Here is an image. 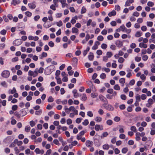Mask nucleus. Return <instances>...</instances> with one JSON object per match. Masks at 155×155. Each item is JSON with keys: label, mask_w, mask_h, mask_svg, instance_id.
Returning a JSON list of instances; mask_svg holds the SVG:
<instances>
[{"label": "nucleus", "mask_w": 155, "mask_h": 155, "mask_svg": "<svg viewBox=\"0 0 155 155\" xmlns=\"http://www.w3.org/2000/svg\"><path fill=\"white\" fill-rule=\"evenodd\" d=\"M18 108V106L16 105H14L12 107V110L15 111Z\"/></svg>", "instance_id": "nucleus-58"}, {"label": "nucleus", "mask_w": 155, "mask_h": 155, "mask_svg": "<svg viewBox=\"0 0 155 155\" xmlns=\"http://www.w3.org/2000/svg\"><path fill=\"white\" fill-rule=\"evenodd\" d=\"M21 1L19 0H13L11 2V4L12 5L15 6L17 5L18 4L20 3Z\"/></svg>", "instance_id": "nucleus-11"}, {"label": "nucleus", "mask_w": 155, "mask_h": 155, "mask_svg": "<svg viewBox=\"0 0 155 155\" xmlns=\"http://www.w3.org/2000/svg\"><path fill=\"white\" fill-rule=\"evenodd\" d=\"M140 96L139 94H137L136 95V99L137 102H139L140 101Z\"/></svg>", "instance_id": "nucleus-35"}, {"label": "nucleus", "mask_w": 155, "mask_h": 155, "mask_svg": "<svg viewBox=\"0 0 155 155\" xmlns=\"http://www.w3.org/2000/svg\"><path fill=\"white\" fill-rule=\"evenodd\" d=\"M107 124L109 125H111L113 124V121L111 120H108L106 121Z\"/></svg>", "instance_id": "nucleus-43"}, {"label": "nucleus", "mask_w": 155, "mask_h": 155, "mask_svg": "<svg viewBox=\"0 0 155 155\" xmlns=\"http://www.w3.org/2000/svg\"><path fill=\"white\" fill-rule=\"evenodd\" d=\"M97 39L99 41H102L104 40V37L102 35H99L97 37Z\"/></svg>", "instance_id": "nucleus-45"}, {"label": "nucleus", "mask_w": 155, "mask_h": 155, "mask_svg": "<svg viewBox=\"0 0 155 155\" xmlns=\"http://www.w3.org/2000/svg\"><path fill=\"white\" fill-rule=\"evenodd\" d=\"M98 112V113L101 115H103L104 113V111L102 109H100Z\"/></svg>", "instance_id": "nucleus-59"}, {"label": "nucleus", "mask_w": 155, "mask_h": 155, "mask_svg": "<svg viewBox=\"0 0 155 155\" xmlns=\"http://www.w3.org/2000/svg\"><path fill=\"white\" fill-rule=\"evenodd\" d=\"M114 63L112 64V67L114 68H116L117 67V64L116 63V61H113Z\"/></svg>", "instance_id": "nucleus-47"}, {"label": "nucleus", "mask_w": 155, "mask_h": 155, "mask_svg": "<svg viewBox=\"0 0 155 155\" xmlns=\"http://www.w3.org/2000/svg\"><path fill=\"white\" fill-rule=\"evenodd\" d=\"M87 10L85 7L84 6H83L81 9V14L85 13L86 12Z\"/></svg>", "instance_id": "nucleus-29"}, {"label": "nucleus", "mask_w": 155, "mask_h": 155, "mask_svg": "<svg viewBox=\"0 0 155 155\" xmlns=\"http://www.w3.org/2000/svg\"><path fill=\"white\" fill-rule=\"evenodd\" d=\"M109 145L107 144H104L103 146V148L104 150H107L109 149Z\"/></svg>", "instance_id": "nucleus-26"}, {"label": "nucleus", "mask_w": 155, "mask_h": 155, "mask_svg": "<svg viewBox=\"0 0 155 155\" xmlns=\"http://www.w3.org/2000/svg\"><path fill=\"white\" fill-rule=\"evenodd\" d=\"M102 119L100 117H97L95 119V121L97 122H100L102 121Z\"/></svg>", "instance_id": "nucleus-25"}, {"label": "nucleus", "mask_w": 155, "mask_h": 155, "mask_svg": "<svg viewBox=\"0 0 155 155\" xmlns=\"http://www.w3.org/2000/svg\"><path fill=\"white\" fill-rule=\"evenodd\" d=\"M89 123V121L87 119H85L84 122H83L82 124L84 126L87 125Z\"/></svg>", "instance_id": "nucleus-44"}, {"label": "nucleus", "mask_w": 155, "mask_h": 155, "mask_svg": "<svg viewBox=\"0 0 155 155\" xmlns=\"http://www.w3.org/2000/svg\"><path fill=\"white\" fill-rule=\"evenodd\" d=\"M57 25L58 26L60 27L61 26H62L63 25V23L62 22V21H60L58 22H57L56 23Z\"/></svg>", "instance_id": "nucleus-62"}, {"label": "nucleus", "mask_w": 155, "mask_h": 155, "mask_svg": "<svg viewBox=\"0 0 155 155\" xmlns=\"http://www.w3.org/2000/svg\"><path fill=\"white\" fill-rule=\"evenodd\" d=\"M42 141V139L41 137H38L37 140H34V142L35 143H37L38 142L40 143Z\"/></svg>", "instance_id": "nucleus-53"}, {"label": "nucleus", "mask_w": 155, "mask_h": 155, "mask_svg": "<svg viewBox=\"0 0 155 155\" xmlns=\"http://www.w3.org/2000/svg\"><path fill=\"white\" fill-rule=\"evenodd\" d=\"M115 44L116 46L119 48L121 47L123 45V42L120 40H117L116 41Z\"/></svg>", "instance_id": "nucleus-10"}, {"label": "nucleus", "mask_w": 155, "mask_h": 155, "mask_svg": "<svg viewBox=\"0 0 155 155\" xmlns=\"http://www.w3.org/2000/svg\"><path fill=\"white\" fill-rule=\"evenodd\" d=\"M87 115L91 117H92L93 116V114L91 111H88L87 112Z\"/></svg>", "instance_id": "nucleus-55"}, {"label": "nucleus", "mask_w": 155, "mask_h": 155, "mask_svg": "<svg viewBox=\"0 0 155 155\" xmlns=\"http://www.w3.org/2000/svg\"><path fill=\"white\" fill-rule=\"evenodd\" d=\"M10 74V73L8 71L5 70L2 72L1 75L3 77L7 78L9 77Z\"/></svg>", "instance_id": "nucleus-3"}, {"label": "nucleus", "mask_w": 155, "mask_h": 155, "mask_svg": "<svg viewBox=\"0 0 155 155\" xmlns=\"http://www.w3.org/2000/svg\"><path fill=\"white\" fill-rule=\"evenodd\" d=\"M147 5L149 6L152 7L154 5V3L151 2L149 1L147 2Z\"/></svg>", "instance_id": "nucleus-52"}, {"label": "nucleus", "mask_w": 155, "mask_h": 155, "mask_svg": "<svg viewBox=\"0 0 155 155\" xmlns=\"http://www.w3.org/2000/svg\"><path fill=\"white\" fill-rule=\"evenodd\" d=\"M139 46L141 48H147V45L144 43L141 42L139 43Z\"/></svg>", "instance_id": "nucleus-15"}, {"label": "nucleus", "mask_w": 155, "mask_h": 155, "mask_svg": "<svg viewBox=\"0 0 155 155\" xmlns=\"http://www.w3.org/2000/svg\"><path fill=\"white\" fill-rule=\"evenodd\" d=\"M95 129L97 131H98L99 130H102L103 127L102 126H100L99 125L96 124L95 126Z\"/></svg>", "instance_id": "nucleus-9"}, {"label": "nucleus", "mask_w": 155, "mask_h": 155, "mask_svg": "<svg viewBox=\"0 0 155 155\" xmlns=\"http://www.w3.org/2000/svg\"><path fill=\"white\" fill-rule=\"evenodd\" d=\"M117 94V92L114 91L112 95L108 94L106 95V97L108 99H111L112 98V96H115Z\"/></svg>", "instance_id": "nucleus-13"}, {"label": "nucleus", "mask_w": 155, "mask_h": 155, "mask_svg": "<svg viewBox=\"0 0 155 155\" xmlns=\"http://www.w3.org/2000/svg\"><path fill=\"white\" fill-rule=\"evenodd\" d=\"M123 126H119V131L120 133H124V131L123 129Z\"/></svg>", "instance_id": "nucleus-28"}, {"label": "nucleus", "mask_w": 155, "mask_h": 155, "mask_svg": "<svg viewBox=\"0 0 155 155\" xmlns=\"http://www.w3.org/2000/svg\"><path fill=\"white\" fill-rule=\"evenodd\" d=\"M93 144V142L90 140H87L86 142V146L88 147H91Z\"/></svg>", "instance_id": "nucleus-17"}, {"label": "nucleus", "mask_w": 155, "mask_h": 155, "mask_svg": "<svg viewBox=\"0 0 155 155\" xmlns=\"http://www.w3.org/2000/svg\"><path fill=\"white\" fill-rule=\"evenodd\" d=\"M98 96V94L97 93H92L91 94V97L93 98L97 97Z\"/></svg>", "instance_id": "nucleus-41"}, {"label": "nucleus", "mask_w": 155, "mask_h": 155, "mask_svg": "<svg viewBox=\"0 0 155 155\" xmlns=\"http://www.w3.org/2000/svg\"><path fill=\"white\" fill-rule=\"evenodd\" d=\"M116 15V12L114 10H113L112 12H109L108 14V15L109 17L115 16Z\"/></svg>", "instance_id": "nucleus-22"}, {"label": "nucleus", "mask_w": 155, "mask_h": 155, "mask_svg": "<svg viewBox=\"0 0 155 155\" xmlns=\"http://www.w3.org/2000/svg\"><path fill=\"white\" fill-rule=\"evenodd\" d=\"M153 103V101L152 99L150 98L148 101V103L146 104V106L147 107H149L151 106V105Z\"/></svg>", "instance_id": "nucleus-7"}, {"label": "nucleus", "mask_w": 155, "mask_h": 155, "mask_svg": "<svg viewBox=\"0 0 155 155\" xmlns=\"http://www.w3.org/2000/svg\"><path fill=\"white\" fill-rule=\"evenodd\" d=\"M75 18L76 19H77V17L76 16H75L74 17V18H72L71 20V22L72 24H74L76 22V21L75 19L74 18Z\"/></svg>", "instance_id": "nucleus-42"}, {"label": "nucleus", "mask_w": 155, "mask_h": 155, "mask_svg": "<svg viewBox=\"0 0 155 155\" xmlns=\"http://www.w3.org/2000/svg\"><path fill=\"white\" fill-rule=\"evenodd\" d=\"M78 29L75 27H73L72 29V31L73 33H75L77 34L78 33Z\"/></svg>", "instance_id": "nucleus-21"}, {"label": "nucleus", "mask_w": 155, "mask_h": 155, "mask_svg": "<svg viewBox=\"0 0 155 155\" xmlns=\"http://www.w3.org/2000/svg\"><path fill=\"white\" fill-rule=\"evenodd\" d=\"M80 96H81V100L82 101H85L87 99V97L86 95L85 94H82L80 95Z\"/></svg>", "instance_id": "nucleus-12"}, {"label": "nucleus", "mask_w": 155, "mask_h": 155, "mask_svg": "<svg viewBox=\"0 0 155 155\" xmlns=\"http://www.w3.org/2000/svg\"><path fill=\"white\" fill-rule=\"evenodd\" d=\"M125 79L124 78H122L119 80V82L121 84H124L125 83Z\"/></svg>", "instance_id": "nucleus-39"}, {"label": "nucleus", "mask_w": 155, "mask_h": 155, "mask_svg": "<svg viewBox=\"0 0 155 155\" xmlns=\"http://www.w3.org/2000/svg\"><path fill=\"white\" fill-rule=\"evenodd\" d=\"M139 15V13L137 12H135L133 14V15L136 17H138Z\"/></svg>", "instance_id": "nucleus-60"}, {"label": "nucleus", "mask_w": 155, "mask_h": 155, "mask_svg": "<svg viewBox=\"0 0 155 155\" xmlns=\"http://www.w3.org/2000/svg\"><path fill=\"white\" fill-rule=\"evenodd\" d=\"M148 58V56L147 55H144L143 56L142 59L144 61H147Z\"/></svg>", "instance_id": "nucleus-64"}, {"label": "nucleus", "mask_w": 155, "mask_h": 155, "mask_svg": "<svg viewBox=\"0 0 155 155\" xmlns=\"http://www.w3.org/2000/svg\"><path fill=\"white\" fill-rule=\"evenodd\" d=\"M31 129V127L29 126H26L25 127V130L27 132H28Z\"/></svg>", "instance_id": "nucleus-37"}, {"label": "nucleus", "mask_w": 155, "mask_h": 155, "mask_svg": "<svg viewBox=\"0 0 155 155\" xmlns=\"http://www.w3.org/2000/svg\"><path fill=\"white\" fill-rule=\"evenodd\" d=\"M127 147H125L122 149V152L123 153H125L127 152Z\"/></svg>", "instance_id": "nucleus-49"}, {"label": "nucleus", "mask_w": 155, "mask_h": 155, "mask_svg": "<svg viewBox=\"0 0 155 155\" xmlns=\"http://www.w3.org/2000/svg\"><path fill=\"white\" fill-rule=\"evenodd\" d=\"M120 28L121 31L124 32H125L127 34L130 33L131 31V29H127L124 25L120 26Z\"/></svg>", "instance_id": "nucleus-1"}, {"label": "nucleus", "mask_w": 155, "mask_h": 155, "mask_svg": "<svg viewBox=\"0 0 155 155\" xmlns=\"http://www.w3.org/2000/svg\"><path fill=\"white\" fill-rule=\"evenodd\" d=\"M75 109L74 107L73 106H71L69 107L68 109V113H69L70 111H73V110H74Z\"/></svg>", "instance_id": "nucleus-46"}, {"label": "nucleus", "mask_w": 155, "mask_h": 155, "mask_svg": "<svg viewBox=\"0 0 155 155\" xmlns=\"http://www.w3.org/2000/svg\"><path fill=\"white\" fill-rule=\"evenodd\" d=\"M134 0H127L125 2V6H129L131 4L134 2Z\"/></svg>", "instance_id": "nucleus-8"}, {"label": "nucleus", "mask_w": 155, "mask_h": 155, "mask_svg": "<svg viewBox=\"0 0 155 155\" xmlns=\"http://www.w3.org/2000/svg\"><path fill=\"white\" fill-rule=\"evenodd\" d=\"M114 120L115 122H118L120 120V119L119 117L116 116L114 118Z\"/></svg>", "instance_id": "nucleus-50"}, {"label": "nucleus", "mask_w": 155, "mask_h": 155, "mask_svg": "<svg viewBox=\"0 0 155 155\" xmlns=\"http://www.w3.org/2000/svg\"><path fill=\"white\" fill-rule=\"evenodd\" d=\"M55 78L57 80V83L58 84H61L62 83L61 79L60 78L55 77Z\"/></svg>", "instance_id": "nucleus-36"}, {"label": "nucleus", "mask_w": 155, "mask_h": 155, "mask_svg": "<svg viewBox=\"0 0 155 155\" xmlns=\"http://www.w3.org/2000/svg\"><path fill=\"white\" fill-rule=\"evenodd\" d=\"M147 25L148 26L151 27L153 25V22L152 21H147Z\"/></svg>", "instance_id": "nucleus-40"}, {"label": "nucleus", "mask_w": 155, "mask_h": 155, "mask_svg": "<svg viewBox=\"0 0 155 155\" xmlns=\"http://www.w3.org/2000/svg\"><path fill=\"white\" fill-rule=\"evenodd\" d=\"M136 137H135V139H136V140L137 141L139 140L140 139V133L139 132H137V133H136Z\"/></svg>", "instance_id": "nucleus-24"}, {"label": "nucleus", "mask_w": 155, "mask_h": 155, "mask_svg": "<svg viewBox=\"0 0 155 155\" xmlns=\"http://www.w3.org/2000/svg\"><path fill=\"white\" fill-rule=\"evenodd\" d=\"M107 47V45L104 43L102 44L101 45V48L103 49H105Z\"/></svg>", "instance_id": "nucleus-57"}, {"label": "nucleus", "mask_w": 155, "mask_h": 155, "mask_svg": "<svg viewBox=\"0 0 155 155\" xmlns=\"http://www.w3.org/2000/svg\"><path fill=\"white\" fill-rule=\"evenodd\" d=\"M1 84L3 87L6 88L7 87V85L6 82L5 81H2L1 83Z\"/></svg>", "instance_id": "nucleus-30"}, {"label": "nucleus", "mask_w": 155, "mask_h": 155, "mask_svg": "<svg viewBox=\"0 0 155 155\" xmlns=\"http://www.w3.org/2000/svg\"><path fill=\"white\" fill-rule=\"evenodd\" d=\"M96 53L99 55H101L102 54L103 52L101 50H98L97 51Z\"/></svg>", "instance_id": "nucleus-54"}, {"label": "nucleus", "mask_w": 155, "mask_h": 155, "mask_svg": "<svg viewBox=\"0 0 155 155\" xmlns=\"http://www.w3.org/2000/svg\"><path fill=\"white\" fill-rule=\"evenodd\" d=\"M38 68L35 69V70L34 71H32L29 70L28 72V74L29 76H32L33 77H35L38 75Z\"/></svg>", "instance_id": "nucleus-2"}, {"label": "nucleus", "mask_w": 155, "mask_h": 155, "mask_svg": "<svg viewBox=\"0 0 155 155\" xmlns=\"http://www.w3.org/2000/svg\"><path fill=\"white\" fill-rule=\"evenodd\" d=\"M142 32L140 31H137L135 33V36L136 37H139L142 35Z\"/></svg>", "instance_id": "nucleus-23"}, {"label": "nucleus", "mask_w": 155, "mask_h": 155, "mask_svg": "<svg viewBox=\"0 0 155 155\" xmlns=\"http://www.w3.org/2000/svg\"><path fill=\"white\" fill-rule=\"evenodd\" d=\"M130 47L131 48L133 49L136 47V45L134 43H132L130 44Z\"/></svg>", "instance_id": "nucleus-63"}, {"label": "nucleus", "mask_w": 155, "mask_h": 155, "mask_svg": "<svg viewBox=\"0 0 155 155\" xmlns=\"http://www.w3.org/2000/svg\"><path fill=\"white\" fill-rule=\"evenodd\" d=\"M48 45L51 47H53L54 46V43L52 41H50L48 42Z\"/></svg>", "instance_id": "nucleus-61"}, {"label": "nucleus", "mask_w": 155, "mask_h": 155, "mask_svg": "<svg viewBox=\"0 0 155 155\" xmlns=\"http://www.w3.org/2000/svg\"><path fill=\"white\" fill-rule=\"evenodd\" d=\"M124 59L122 57H120L119 58L118 60V62L119 63H122L124 61Z\"/></svg>", "instance_id": "nucleus-32"}, {"label": "nucleus", "mask_w": 155, "mask_h": 155, "mask_svg": "<svg viewBox=\"0 0 155 155\" xmlns=\"http://www.w3.org/2000/svg\"><path fill=\"white\" fill-rule=\"evenodd\" d=\"M16 92V89L14 87L12 89L9 90L8 91L9 94H13L15 93Z\"/></svg>", "instance_id": "nucleus-20"}, {"label": "nucleus", "mask_w": 155, "mask_h": 155, "mask_svg": "<svg viewBox=\"0 0 155 155\" xmlns=\"http://www.w3.org/2000/svg\"><path fill=\"white\" fill-rule=\"evenodd\" d=\"M88 58L89 60L91 61H92L94 58L93 53L91 52H90L88 56Z\"/></svg>", "instance_id": "nucleus-16"}, {"label": "nucleus", "mask_w": 155, "mask_h": 155, "mask_svg": "<svg viewBox=\"0 0 155 155\" xmlns=\"http://www.w3.org/2000/svg\"><path fill=\"white\" fill-rule=\"evenodd\" d=\"M22 43L21 41V39H18L15 40L13 43V44L15 46H18L21 45Z\"/></svg>", "instance_id": "nucleus-5"}, {"label": "nucleus", "mask_w": 155, "mask_h": 155, "mask_svg": "<svg viewBox=\"0 0 155 155\" xmlns=\"http://www.w3.org/2000/svg\"><path fill=\"white\" fill-rule=\"evenodd\" d=\"M35 152L37 154H43L44 153V151L43 150H40L38 148H36L35 150Z\"/></svg>", "instance_id": "nucleus-6"}, {"label": "nucleus", "mask_w": 155, "mask_h": 155, "mask_svg": "<svg viewBox=\"0 0 155 155\" xmlns=\"http://www.w3.org/2000/svg\"><path fill=\"white\" fill-rule=\"evenodd\" d=\"M100 77L102 79H104L106 77V75L104 73H102L100 75Z\"/></svg>", "instance_id": "nucleus-51"}, {"label": "nucleus", "mask_w": 155, "mask_h": 155, "mask_svg": "<svg viewBox=\"0 0 155 155\" xmlns=\"http://www.w3.org/2000/svg\"><path fill=\"white\" fill-rule=\"evenodd\" d=\"M99 97L100 100L105 103H108V101L107 99L103 96L102 95H100Z\"/></svg>", "instance_id": "nucleus-4"}, {"label": "nucleus", "mask_w": 155, "mask_h": 155, "mask_svg": "<svg viewBox=\"0 0 155 155\" xmlns=\"http://www.w3.org/2000/svg\"><path fill=\"white\" fill-rule=\"evenodd\" d=\"M28 5L29 7L31 9H34L36 7L35 5L33 3H28Z\"/></svg>", "instance_id": "nucleus-19"}, {"label": "nucleus", "mask_w": 155, "mask_h": 155, "mask_svg": "<svg viewBox=\"0 0 155 155\" xmlns=\"http://www.w3.org/2000/svg\"><path fill=\"white\" fill-rule=\"evenodd\" d=\"M106 109L109 111H113L114 110V108L111 105L108 104Z\"/></svg>", "instance_id": "nucleus-18"}, {"label": "nucleus", "mask_w": 155, "mask_h": 155, "mask_svg": "<svg viewBox=\"0 0 155 155\" xmlns=\"http://www.w3.org/2000/svg\"><path fill=\"white\" fill-rule=\"evenodd\" d=\"M25 14L26 16L29 17H31L32 15V13L29 11H27L25 12Z\"/></svg>", "instance_id": "nucleus-34"}, {"label": "nucleus", "mask_w": 155, "mask_h": 155, "mask_svg": "<svg viewBox=\"0 0 155 155\" xmlns=\"http://www.w3.org/2000/svg\"><path fill=\"white\" fill-rule=\"evenodd\" d=\"M54 101V98L52 97L51 96H50L48 100V102H52L53 101Z\"/></svg>", "instance_id": "nucleus-48"}, {"label": "nucleus", "mask_w": 155, "mask_h": 155, "mask_svg": "<svg viewBox=\"0 0 155 155\" xmlns=\"http://www.w3.org/2000/svg\"><path fill=\"white\" fill-rule=\"evenodd\" d=\"M108 134L107 132H104L102 134V135L101 136V138H102L104 137H106L108 135Z\"/></svg>", "instance_id": "nucleus-27"}, {"label": "nucleus", "mask_w": 155, "mask_h": 155, "mask_svg": "<svg viewBox=\"0 0 155 155\" xmlns=\"http://www.w3.org/2000/svg\"><path fill=\"white\" fill-rule=\"evenodd\" d=\"M59 1L61 4L62 7V8L68 5V4L66 3V0H59Z\"/></svg>", "instance_id": "nucleus-14"}, {"label": "nucleus", "mask_w": 155, "mask_h": 155, "mask_svg": "<svg viewBox=\"0 0 155 155\" xmlns=\"http://www.w3.org/2000/svg\"><path fill=\"white\" fill-rule=\"evenodd\" d=\"M14 150L15 151V153L18 154L20 152V150L17 147H15L14 148Z\"/></svg>", "instance_id": "nucleus-38"}, {"label": "nucleus", "mask_w": 155, "mask_h": 155, "mask_svg": "<svg viewBox=\"0 0 155 155\" xmlns=\"http://www.w3.org/2000/svg\"><path fill=\"white\" fill-rule=\"evenodd\" d=\"M114 88L115 90H116L119 91L120 89V87L117 84L115 85L114 87Z\"/></svg>", "instance_id": "nucleus-33"}, {"label": "nucleus", "mask_w": 155, "mask_h": 155, "mask_svg": "<svg viewBox=\"0 0 155 155\" xmlns=\"http://www.w3.org/2000/svg\"><path fill=\"white\" fill-rule=\"evenodd\" d=\"M135 60L137 62H139L141 60V58L140 57L137 56L135 57Z\"/></svg>", "instance_id": "nucleus-56"}, {"label": "nucleus", "mask_w": 155, "mask_h": 155, "mask_svg": "<svg viewBox=\"0 0 155 155\" xmlns=\"http://www.w3.org/2000/svg\"><path fill=\"white\" fill-rule=\"evenodd\" d=\"M112 55L113 54L111 52L108 51L106 53V56L108 57V58H110L111 57Z\"/></svg>", "instance_id": "nucleus-31"}]
</instances>
